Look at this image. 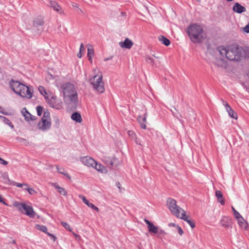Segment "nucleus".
I'll use <instances>...</instances> for the list:
<instances>
[{"label": "nucleus", "instance_id": "obj_1", "mask_svg": "<svg viewBox=\"0 0 249 249\" xmlns=\"http://www.w3.org/2000/svg\"><path fill=\"white\" fill-rule=\"evenodd\" d=\"M60 90L62 91L64 99L68 98L72 106L76 107L78 105V99L77 91L73 84L66 82L60 86Z\"/></svg>", "mask_w": 249, "mask_h": 249}, {"label": "nucleus", "instance_id": "obj_2", "mask_svg": "<svg viewBox=\"0 0 249 249\" xmlns=\"http://www.w3.org/2000/svg\"><path fill=\"white\" fill-rule=\"evenodd\" d=\"M190 40L195 43H200L206 38L203 28L196 23L191 24L186 29Z\"/></svg>", "mask_w": 249, "mask_h": 249}, {"label": "nucleus", "instance_id": "obj_3", "mask_svg": "<svg viewBox=\"0 0 249 249\" xmlns=\"http://www.w3.org/2000/svg\"><path fill=\"white\" fill-rule=\"evenodd\" d=\"M228 53L229 60L231 61H240L246 56V52L243 48L236 44L229 45Z\"/></svg>", "mask_w": 249, "mask_h": 249}, {"label": "nucleus", "instance_id": "obj_4", "mask_svg": "<svg viewBox=\"0 0 249 249\" xmlns=\"http://www.w3.org/2000/svg\"><path fill=\"white\" fill-rule=\"evenodd\" d=\"M90 84L93 86V89L98 93H102L105 91L104 83L102 80V76L95 75L89 79Z\"/></svg>", "mask_w": 249, "mask_h": 249}, {"label": "nucleus", "instance_id": "obj_5", "mask_svg": "<svg viewBox=\"0 0 249 249\" xmlns=\"http://www.w3.org/2000/svg\"><path fill=\"white\" fill-rule=\"evenodd\" d=\"M20 212L22 213L29 216L30 217L34 218L36 215V213L32 206L26 205L23 203L17 202L15 204Z\"/></svg>", "mask_w": 249, "mask_h": 249}, {"label": "nucleus", "instance_id": "obj_6", "mask_svg": "<svg viewBox=\"0 0 249 249\" xmlns=\"http://www.w3.org/2000/svg\"><path fill=\"white\" fill-rule=\"evenodd\" d=\"M167 205L171 213L177 217H179L180 213L182 212V209L177 205L176 200L169 198L167 200Z\"/></svg>", "mask_w": 249, "mask_h": 249}, {"label": "nucleus", "instance_id": "obj_7", "mask_svg": "<svg viewBox=\"0 0 249 249\" xmlns=\"http://www.w3.org/2000/svg\"><path fill=\"white\" fill-rule=\"evenodd\" d=\"M21 86V88L16 94L19 95L22 98H27V99L32 98L33 93L30 88L23 84Z\"/></svg>", "mask_w": 249, "mask_h": 249}, {"label": "nucleus", "instance_id": "obj_8", "mask_svg": "<svg viewBox=\"0 0 249 249\" xmlns=\"http://www.w3.org/2000/svg\"><path fill=\"white\" fill-rule=\"evenodd\" d=\"M103 160L109 168H112L114 166L116 167L120 163L119 160L115 157L112 158L108 157H105Z\"/></svg>", "mask_w": 249, "mask_h": 249}, {"label": "nucleus", "instance_id": "obj_9", "mask_svg": "<svg viewBox=\"0 0 249 249\" xmlns=\"http://www.w3.org/2000/svg\"><path fill=\"white\" fill-rule=\"evenodd\" d=\"M48 104L50 107L57 109H60L63 107L62 102L60 99L57 98L55 96H52V98L48 100Z\"/></svg>", "mask_w": 249, "mask_h": 249}, {"label": "nucleus", "instance_id": "obj_10", "mask_svg": "<svg viewBox=\"0 0 249 249\" xmlns=\"http://www.w3.org/2000/svg\"><path fill=\"white\" fill-rule=\"evenodd\" d=\"M44 24L43 18L41 16L37 17L33 20V28L34 29H36L37 33H41L43 30V26Z\"/></svg>", "mask_w": 249, "mask_h": 249}, {"label": "nucleus", "instance_id": "obj_11", "mask_svg": "<svg viewBox=\"0 0 249 249\" xmlns=\"http://www.w3.org/2000/svg\"><path fill=\"white\" fill-rule=\"evenodd\" d=\"M51 126V120H47L41 118L40 122L38 124L37 126L39 129L42 131H46L49 129Z\"/></svg>", "mask_w": 249, "mask_h": 249}, {"label": "nucleus", "instance_id": "obj_12", "mask_svg": "<svg viewBox=\"0 0 249 249\" xmlns=\"http://www.w3.org/2000/svg\"><path fill=\"white\" fill-rule=\"evenodd\" d=\"M221 100L229 116L233 119H237V113L234 112V111L231 108V107L227 102L225 101L223 99H221Z\"/></svg>", "mask_w": 249, "mask_h": 249}, {"label": "nucleus", "instance_id": "obj_13", "mask_svg": "<svg viewBox=\"0 0 249 249\" xmlns=\"http://www.w3.org/2000/svg\"><path fill=\"white\" fill-rule=\"evenodd\" d=\"M22 85L23 84L19 81H15L13 79L9 82L11 89L15 93H18Z\"/></svg>", "mask_w": 249, "mask_h": 249}, {"label": "nucleus", "instance_id": "obj_14", "mask_svg": "<svg viewBox=\"0 0 249 249\" xmlns=\"http://www.w3.org/2000/svg\"><path fill=\"white\" fill-rule=\"evenodd\" d=\"M80 161L83 164L88 167H93L94 164L96 163V161L93 159L89 156L81 157L80 158Z\"/></svg>", "mask_w": 249, "mask_h": 249}, {"label": "nucleus", "instance_id": "obj_15", "mask_svg": "<svg viewBox=\"0 0 249 249\" xmlns=\"http://www.w3.org/2000/svg\"><path fill=\"white\" fill-rule=\"evenodd\" d=\"M144 221L147 225V228L150 232L155 234L158 232V227L155 226L151 222L146 219H144Z\"/></svg>", "mask_w": 249, "mask_h": 249}, {"label": "nucleus", "instance_id": "obj_16", "mask_svg": "<svg viewBox=\"0 0 249 249\" xmlns=\"http://www.w3.org/2000/svg\"><path fill=\"white\" fill-rule=\"evenodd\" d=\"M48 5L59 14H62L63 12L61 6L55 1L49 0Z\"/></svg>", "mask_w": 249, "mask_h": 249}, {"label": "nucleus", "instance_id": "obj_17", "mask_svg": "<svg viewBox=\"0 0 249 249\" xmlns=\"http://www.w3.org/2000/svg\"><path fill=\"white\" fill-rule=\"evenodd\" d=\"M221 223L226 228H231L232 218L229 216H223L221 220Z\"/></svg>", "mask_w": 249, "mask_h": 249}, {"label": "nucleus", "instance_id": "obj_18", "mask_svg": "<svg viewBox=\"0 0 249 249\" xmlns=\"http://www.w3.org/2000/svg\"><path fill=\"white\" fill-rule=\"evenodd\" d=\"M179 218L187 222L192 228L195 227V221L189 219L188 216L186 215V212L185 211L182 210V213L181 214V216L179 215Z\"/></svg>", "mask_w": 249, "mask_h": 249}, {"label": "nucleus", "instance_id": "obj_19", "mask_svg": "<svg viewBox=\"0 0 249 249\" xmlns=\"http://www.w3.org/2000/svg\"><path fill=\"white\" fill-rule=\"evenodd\" d=\"M119 44L121 47L128 49H130L133 45V42L128 38H126L124 41L120 42Z\"/></svg>", "mask_w": 249, "mask_h": 249}, {"label": "nucleus", "instance_id": "obj_20", "mask_svg": "<svg viewBox=\"0 0 249 249\" xmlns=\"http://www.w3.org/2000/svg\"><path fill=\"white\" fill-rule=\"evenodd\" d=\"M232 10L237 13L241 14L246 11V9L239 3L236 2L232 7Z\"/></svg>", "mask_w": 249, "mask_h": 249}, {"label": "nucleus", "instance_id": "obj_21", "mask_svg": "<svg viewBox=\"0 0 249 249\" xmlns=\"http://www.w3.org/2000/svg\"><path fill=\"white\" fill-rule=\"evenodd\" d=\"M216 50L222 56H225L229 59L228 56V52H229V46L226 48L223 46L217 47Z\"/></svg>", "mask_w": 249, "mask_h": 249}, {"label": "nucleus", "instance_id": "obj_22", "mask_svg": "<svg viewBox=\"0 0 249 249\" xmlns=\"http://www.w3.org/2000/svg\"><path fill=\"white\" fill-rule=\"evenodd\" d=\"M79 197L81 198L83 200V202L86 204L88 207L91 208L92 209L96 211V212H98L99 211V209L98 207L94 206L92 203H90L85 196L80 195Z\"/></svg>", "mask_w": 249, "mask_h": 249}, {"label": "nucleus", "instance_id": "obj_23", "mask_svg": "<svg viewBox=\"0 0 249 249\" xmlns=\"http://www.w3.org/2000/svg\"><path fill=\"white\" fill-rule=\"evenodd\" d=\"M93 167L101 173L106 174L107 172V168L103 165L98 163L96 161V163L94 164Z\"/></svg>", "mask_w": 249, "mask_h": 249}, {"label": "nucleus", "instance_id": "obj_24", "mask_svg": "<svg viewBox=\"0 0 249 249\" xmlns=\"http://www.w3.org/2000/svg\"><path fill=\"white\" fill-rule=\"evenodd\" d=\"M137 120L140 124L141 128L142 129H146V125L145 123L146 122V114H144L143 116H139L138 117Z\"/></svg>", "mask_w": 249, "mask_h": 249}, {"label": "nucleus", "instance_id": "obj_25", "mask_svg": "<svg viewBox=\"0 0 249 249\" xmlns=\"http://www.w3.org/2000/svg\"><path fill=\"white\" fill-rule=\"evenodd\" d=\"M71 118L73 121L77 123H80L82 122V118L81 114L77 112H75L71 114Z\"/></svg>", "mask_w": 249, "mask_h": 249}, {"label": "nucleus", "instance_id": "obj_26", "mask_svg": "<svg viewBox=\"0 0 249 249\" xmlns=\"http://www.w3.org/2000/svg\"><path fill=\"white\" fill-rule=\"evenodd\" d=\"M213 63L218 67H223L225 65V61L222 58H215L213 61Z\"/></svg>", "mask_w": 249, "mask_h": 249}, {"label": "nucleus", "instance_id": "obj_27", "mask_svg": "<svg viewBox=\"0 0 249 249\" xmlns=\"http://www.w3.org/2000/svg\"><path fill=\"white\" fill-rule=\"evenodd\" d=\"M158 38L159 41H161V43L166 46H168L171 43L169 39L163 36L160 35L159 36Z\"/></svg>", "mask_w": 249, "mask_h": 249}, {"label": "nucleus", "instance_id": "obj_28", "mask_svg": "<svg viewBox=\"0 0 249 249\" xmlns=\"http://www.w3.org/2000/svg\"><path fill=\"white\" fill-rule=\"evenodd\" d=\"M215 196L221 204L222 205H224L225 201L222 199L223 195L221 192L220 191L216 190L215 191Z\"/></svg>", "mask_w": 249, "mask_h": 249}, {"label": "nucleus", "instance_id": "obj_29", "mask_svg": "<svg viewBox=\"0 0 249 249\" xmlns=\"http://www.w3.org/2000/svg\"><path fill=\"white\" fill-rule=\"evenodd\" d=\"M94 54V50L92 46L89 47L88 48V57L91 63L92 62V57Z\"/></svg>", "mask_w": 249, "mask_h": 249}, {"label": "nucleus", "instance_id": "obj_30", "mask_svg": "<svg viewBox=\"0 0 249 249\" xmlns=\"http://www.w3.org/2000/svg\"><path fill=\"white\" fill-rule=\"evenodd\" d=\"M238 221V224L239 225L245 229H247V227L248 226V223L245 220V219L241 216V217L239 218L238 219H236Z\"/></svg>", "mask_w": 249, "mask_h": 249}, {"label": "nucleus", "instance_id": "obj_31", "mask_svg": "<svg viewBox=\"0 0 249 249\" xmlns=\"http://www.w3.org/2000/svg\"><path fill=\"white\" fill-rule=\"evenodd\" d=\"M54 187L57 190L58 192L61 195L64 196H66L67 195V192L65 190V189L63 188L60 187L58 185H55Z\"/></svg>", "mask_w": 249, "mask_h": 249}, {"label": "nucleus", "instance_id": "obj_32", "mask_svg": "<svg viewBox=\"0 0 249 249\" xmlns=\"http://www.w3.org/2000/svg\"><path fill=\"white\" fill-rule=\"evenodd\" d=\"M0 118L5 124L8 125L10 127L12 128H14V126L13 124L8 118L3 116H0Z\"/></svg>", "mask_w": 249, "mask_h": 249}, {"label": "nucleus", "instance_id": "obj_33", "mask_svg": "<svg viewBox=\"0 0 249 249\" xmlns=\"http://www.w3.org/2000/svg\"><path fill=\"white\" fill-rule=\"evenodd\" d=\"M8 184L16 186L17 187H22L23 186H28L27 184H22V183H17L15 181H12L10 180L9 179H8Z\"/></svg>", "mask_w": 249, "mask_h": 249}, {"label": "nucleus", "instance_id": "obj_34", "mask_svg": "<svg viewBox=\"0 0 249 249\" xmlns=\"http://www.w3.org/2000/svg\"><path fill=\"white\" fill-rule=\"evenodd\" d=\"M36 228L44 233H47V228L46 226L43 225L36 224L35 225Z\"/></svg>", "mask_w": 249, "mask_h": 249}, {"label": "nucleus", "instance_id": "obj_35", "mask_svg": "<svg viewBox=\"0 0 249 249\" xmlns=\"http://www.w3.org/2000/svg\"><path fill=\"white\" fill-rule=\"evenodd\" d=\"M38 89L41 95H43L45 99H48V97L46 96V95H47V92L46 91L45 88L43 86H39Z\"/></svg>", "mask_w": 249, "mask_h": 249}, {"label": "nucleus", "instance_id": "obj_36", "mask_svg": "<svg viewBox=\"0 0 249 249\" xmlns=\"http://www.w3.org/2000/svg\"><path fill=\"white\" fill-rule=\"evenodd\" d=\"M53 126L55 128H58L60 125V120L58 117L56 116L53 119Z\"/></svg>", "mask_w": 249, "mask_h": 249}, {"label": "nucleus", "instance_id": "obj_37", "mask_svg": "<svg viewBox=\"0 0 249 249\" xmlns=\"http://www.w3.org/2000/svg\"><path fill=\"white\" fill-rule=\"evenodd\" d=\"M42 118H44V119L49 120L50 119V113L47 110L44 111L43 116Z\"/></svg>", "mask_w": 249, "mask_h": 249}, {"label": "nucleus", "instance_id": "obj_38", "mask_svg": "<svg viewBox=\"0 0 249 249\" xmlns=\"http://www.w3.org/2000/svg\"><path fill=\"white\" fill-rule=\"evenodd\" d=\"M56 169L57 170V171L61 174H63L64 175H65V176H66L67 177H68L69 178H70L71 177L70 176H69V175L68 174V173H64V169L63 168H59L58 166L56 167Z\"/></svg>", "mask_w": 249, "mask_h": 249}, {"label": "nucleus", "instance_id": "obj_39", "mask_svg": "<svg viewBox=\"0 0 249 249\" xmlns=\"http://www.w3.org/2000/svg\"><path fill=\"white\" fill-rule=\"evenodd\" d=\"M85 50L84 49V46L83 43H81L80 49H79V52L77 54V57L79 58H81L82 57V52H84Z\"/></svg>", "mask_w": 249, "mask_h": 249}, {"label": "nucleus", "instance_id": "obj_40", "mask_svg": "<svg viewBox=\"0 0 249 249\" xmlns=\"http://www.w3.org/2000/svg\"><path fill=\"white\" fill-rule=\"evenodd\" d=\"M231 209L233 211V214L236 219H238L239 218L241 217V214L235 210V209L233 206L231 207Z\"/></svg>", "mask_w": 249, "mask_h": 249}, {"label": "nucleus", "instance_id": "obj_41", "mask_svg": "<svg viewBox=\"0 0 249 249\" xmlns=\"http://www.w3.org/2000/svg\"><path fill=\"white\" fill-rule=\"evenodd\" d=\"M36 110L37 115L40 116L42 114L43 107L40 106H38L36 107Z\"/></svg>", "mask_w": 249, "mask_h": 249}, {"label": "nucleus", "instance_id": "obj_42", "mask_svg": "<svg viewBox=\"0 0 249 249\" xmlns=\"http://www.w3.org/2000/svg\"><path fill=\"white\" fill-rule=\"evenodd\" d=\"M28 115L29 117L25 116V120L27 121H34L36 119V117L32 115L30 113H29Z\"/></svg>", "mask_w": 249, "mask_h": 249}, {"label": "nucleus", "instance_id": "obj_43", "mask_svg": "<svg viewBox=\"0 0 249 249\" xmlns=\"http://www.w3.org/2000/svg\"><path fill=\"white\" fill-rule=\"evenodd\" d=\"M61 225L62 226L65 228L67 230L69 231H71V226L69 224H68L67 222H61Z\"/></svg>", "mask_w": 249, "mask_h": 249}, {"label": "nucleus", "instance_id": "obj_44", "mask_svg": "<svg viewBox=\"0 0 249 249\" xmlns=\"http://www.w3.org/2000/svg\"><path fill=\"white\" fill-rule=\"evenodd\" d=\"M16 139L20 142H24L25 145H27V144L29 143V142H27L26 139H23L22 138L18 137L16 138Z\"/></svg>", "mask_w": 249, "mask_h": 249}, {"label": "nucleus", "instance_id": "obj_45", "mask_svg": "<svg viewBox=\"0 0 249 249\" xmlns=\"http://www.w3.org/2000/svg\"><path fill=\"white\" fill-rule=\"evenodd\" d=\"M21 112L22 114L25 118V116H27L26 114L29 115V113H30V112L26 109L25 107L22 108Z\"/></svg>", "mask_w": 249, "mask_h": 249}, {"label": "nucleus", "instance_id": "obj_46", "mask_svg": "<svg viewBox=\"0 0 249 249\" xmlns=\"http://www.w3.org/2000/svg\"><path fill=\"white\" fill-rule=\"evenodd\" d=\"M127 134H128V136L130 137H131L132 138H135L136 137V134H135V132L133 131H131V130L128 131Z\"/></svg>", "mask_w": 249, "mask_h": 249}, {"label": "nucleus", "instance_id": "obj_47", "mask_svg": "<svg viewBox=\"0 0 249 249\" xmlns=\"http://www.w3.org/2000/svg\"><path fill=\"white\" fill-rule=\"evenodd\" d=\"M25 189L28 192V193L30 195H34V194H35L36 193V191H35V190L31 188H28Z\"/></svg>", "mask_w": 249, "mask_h": 249}, {"label": "nucleus", "instance_id": "obj_48", "mask_svg": "<svg viewBox=\"0 0 249 249\" xmlns=\"http://www.w3.org/2000/svg\"><path fill=\"white\" fill-rule=\"evenodd\" d=\"M145 60L146 62H148L149 63H151L152 64H153V63H154V59L150 57L146 56L145 58Z\"/></svg>", "mask_w": 249, "mask_h": 249}, {"label": "nucleus", "instance_id": "obj_49", "mask_svg": "<svg viewBox=\"0 0 249 249\" xmlns=\"http://www.w3.org/2000/svg\"><path fill=\"white\" fill-rule=\"evenodd\" d=\"M243 30L246 33H249V22L243 28Z\"/></svg>", "mask_w": 249, "mask_h": 249}, {"label": "nucleus", "instance_id": "obj_50", "mask_svg": "<svg viewBox=\"0 0 249 249\" xmlns=\"http://www.w3.org/2000/svg\"><path fill=\"white\" fill-rule=\"evenodd\" d=\"M178 229V233L181 235H182V234L183 233V230H182L181 228L178 225V226H177V227H176Z\"/></svg>", "mask_w": 249, "mask_h": 249}, {"label": "nucleus", "instance_id": "obj_51", "mask_svg": "<svg viewBox=\"0 0 249 249\" xmlns=\"http://www.w3.org/2000/svg\"><path fill=\"white\" fill-rule=\"evenodd\" d=\"M0 163L4 165H6L8 164V162L0 158Z\"/></svg>", "mask_w": 249, "mask_h": 249}, {"label": "nucleus", "instance_id": "obj_52", "mask_svg": "<svg viewBox=\"0 0 249 249\" xmlns=\"http://www.w3.org/2000/svg\"><path fill=\"white\" fill-rule=\"evenodd\" d=\"M46 233L48 236H49L50 237H51V238H52V239H53V241H55V240L56 237H55L54 235H53V234H52L50 233V232H48L47 231V233Z\"/></svg>", "mask_w": 249, "mask_h": 249}, {"label": "nucleus", "instance_id": "obj_53", "mask_svg": "<svg viewBox=\"0 0 249 249\" xmlns=\"http://www.w3.org/2000/svg\"><path fill=\"white\" fill-rule=\"evenodd\" d=\"M165 232L163 230L158 229V232L157 234H158V236H159V235L165 234Z\"/></svg>", "mask_w": 249, "mask_h": 249}, {"label": "nucleus", "instance_id": "obj_54", "mask_svg": "<svg viewBox=\"0 0 249 249\" xmlns=\"http://www.w3.org/2000/svg\"><path fill=\"white\" fill-rule=\"evenodd\" d=\"M2 178H4V179H6V181H5V183L8 184V179H9L8 178V176L7 174H3L2 175Z\"/></svg>", "mask_w": 249, "mask_h": 249}, {"label": "nucleus", "instance_id": "obj_55", "mask_svg": "<svg viewBox=\"0 0 249 249\" xmlns=\"http://www.w3.org/2000/svg\"><path fill=\"white\" fill-rule=\"evenodd\" d=\"M0 202L3 203L5 205H7L6 203L4 201L3 198L0 195Z\"/></svg>", "mask_w": 249, "mask_h": 249}, {"label": "nucleus", "instance_id": "obj_56", "mask_svg": "<svg viewBox=\"0 0 249 249\" xmlns=\"http://www.w3.org/2000/svg\"><path fill=\"white\" fill-rule=\"evenodd\" d=\"M169 226H172V227H177V226H178V225H176L175 223H169Z\"/></svg>", "mask_w": 249, "mask_h": 249}, {"label": "nucleus", "instance_id": "obj_57", "mask_svg": "<svg viewBox=\"0 0 249 249\" xmlns=\"http://www.w3.org/2000/svg\"><path fill=\"white\" fill-rule=\"evenodd\" d=\"M72 6L73 7H75V8H78V4H76V3H73L72 4Z\"/></svg>", "mask_w": 249, "mask_h": 249}, {"label": "nucleus", "instance_id": "obj_58", "mask_svg": "<svg viewBox=\"0 0 249 249\" xmlns=\"http://www.w3.org/2000/svg\"><path fill=\"white\" fill-rule=\"evenodd\" d=\"M112 56H111L110 57L106 58H105V59H104V60H105V61H108V60H110V59H112Z\"/></svg>", "mask_w": 249, "mask_h": 249}, {"label": "nucleus", "instance_id": "obj_59", "mask_svg": "<svg viewBox=\"0 0 249 249\" xmlns=\"http://www.w3.org/2000/svg\"><path fill=\"white\" fill-rule=\"evenodd\" d=\"M136 143L137 144H139V145H141V143H140V142L139 140H138L137 139L136 140Z\"/></svg>", "mask_w": 249, "mask_h": 249}, {"label": "nucleus", "instance_id": "obj_60", "mask_svg": "<svg viewBox=\"0 0 249 249\" xmlns=\"http://www.w3.org/2000/svg\"><path fill=\"white\" fill-rule=\"evenodd\" d=\"M74 235L75 236H79V235H77L75 233H74Z\"/></svg>", "mask_w": 249, "mask_h": 249}, {"label": "nucleus", "instance_id": "obj_61", "mask_svg": "<svg viewBox=\"0 0 249 249\" xmlns=\"http://www.w3.org/2000/svg\"><path fill=\"white\" fill-rule=\"evenodd\" d=\"M233 0H227V1H229V2H230V1H232Z\"/></svg>", "mask_w": 249, "mask_h": 249}, {"label": "nucleus", "instance_id": "obj_62", "mask_svg": "<svg viewBox=\"0 0 249 249\" xmlns=\"http://www.w3.org/2000/svg\"><path fill=\"white\" fill-rule=\"evenodd\" d=\"M79 10L80 11V13H83V11L81 9H79Z\"/></svg>", "mask_w": 249, "mask_h": 249}, {"label": "nucleus", "instance_id": "obj_63", "mask_svg": "<svg viewBox=\"0 0 249 249\" xmlns=\"http://www.w3.org/2000/svg\"><path fill=\"white\" fill-rule=\"evenodd\" d=\"M173 114L174 116H175V114L173 112Z\"/></svg>", "mask_w": 249, "mask_h": 249}, {"label": "nucleus", "instance_id": "obj_64", "mask_svg": "<svg viewBox=\"0 0 249 249\" xmlns=\"http://www.w3.org/2000/svg\"><path fill=\"white\" fill-rule=\"evenodd\" d=\"M248 89H249V87Z\"/></svg>", "mask_w": 249, "mask_h": 249}]
</instances>
